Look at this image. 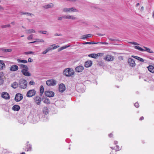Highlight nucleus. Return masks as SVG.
<instances>
[{
	"mask_svg": "<svg viewBox=\"0 0 154 154\" xmlns=\"http://www.w3.org/2000/svg\"><path fill=\"white\" fill-rule=\"evenodd\" d=\"M74 71L72 69L67 68L64 70L63 74L67 76H71L74 74Z\"/></svg>",
	"mask_w": 154,
	"mask_h": 154,
	"instance_id": "obj_1",
	"label": "nucleus"
},
{
	"mask_svg": "<svg viewBox=\"0 0 154 154\" xmlns=\"http://www.w3.org/2000/svg\"><path fill=\"white\" fill-rule=\"evenodd\" d=\"M19 87L22 89H25L27 86V82L24 79H20L19 82Z\"/></svg>",
	"mask_w": 154,
	"mask_h": 154,
	"instance_id": "obj_2",
	"label": "nucleus"
},
{
	"mask_svg": "<svg viewBox=\"0 0 154 154\" xmlns=\"http://www.w3.org/2000/svg\"><path fill=\"white\" fill-rule=\"evenodd\" d=\"M63 11L64 12H79L78 10L74 7L70 8H65L63 9Z\"/></svg>",
	"mask_w": 154,
	"mask_h": 154,
	"instance_id": "obj_3",
	"label": "nucleus"
},
{
	"mask_svg": "<svg viewBox=\"0 0 154 154\" xmlns=\"http://www.w3.org/2000/svg\"><path fill=\"white\" fill-rule=\"evenodd\" d=\"M36 93L34 89H31L28 91L26 94V96L28 97H31L35 96Z\"/></svg>",
	"mask_w": 154,
	"mask_h": 154,
	"instance_id": "obj_4",
	"label": "nucleus"
},
{
	"mask_svg": "<svg viewBox=\"0 0 154 154\" xmlns=\"http://www.w3.org/2000/svg\"><path fill=\"white\" fill-rule=\"evenodd\" d=\"M46 84L49 86H54L56 84V82L54 79H49L46 81Z\"/></svg>",
	"mask_w": 154,
	"mask_h": 154,
	"instance_id": "obj_5",
	"label": "nucleus"
},
{
	"mask_svg": "<svg viewBox=\"0 0 154 154\" xmlns=\"http://www.w3.org/2000/svg\"><path fill=\"white\" fill-rule=\"evenodd\" d=\"M63 18L69 20H76L77 18L76 17L72 15H64L63 16Z\"/></svg>",
	"mask_w": 154,
	"mask_h": 154,
	"instance_id": "obj_6",
	"label": "nucleus"
},
{
	"mask_svg": "<svg viewBox=\"0 0 154 154\" xmlns=\"http://www.w3.org/2000/svg\"><path fill=\"white\" fill-rule=\"evenodd\" d=\"M23 98V96L22 94L20 93L16 94L14 99L16 102H18L20 101Z\"/></svg>",
	"mask_w": 154,
	"mask_h": 154,
	"instance_id": "obj_7",
	"label": "nucleus"
},
{
	"mask_svg": "<svg viewBox=\"0 0 154 154\" xmlns=\"http://www.w3.org/2000/svg\"><path fill=\"white\" fill-rule=\"evenodd\" d=\"M128 63L130 66L131 67H134L136 66V63L134 60L131 58H128Z\"/></svg>",
	"mask_w": 154,
	"mask_h": 154,
	"instance_id": "obj_8",
	"label": "nucleus"
},
{
	"mask_svg": "<svg viewBox=\"0 0 154 154\" xmlns=\"http://www.w3.org/2000/svg\"><path fill=\"white\" fill-rule=\"evenodd\" d=\"M34 101L37 105H39L42 101V98L38 96H37L34 97Z\"/></svg>",
	"mask_w": 154,
	"mask_h": 154,
	"instance_id": "obj_9",
	"label": "nucleus"
},
{
	"mask_svg": "<svg viewBox=\"0 0 154 154\" xmlns=\"http://www.w3.org/2000/svg\"><path fill=\"white\" fill-rule=\"evenodd\" d=\"M45 96L49 97H53L54 96V93L52 91H47L45 92Z\"/></svg>",
	"mask_w": 154,
	"mask_h": 154,
	"instance_id": "obj_10",
	"label": "nucleus"
},
{
	"mask_svg": "<svg viewBox=\"0 0 154 154\" xmlns=\"http://www.w3.org/2000/svg\"><path fill=\"white\" fill-rule=\"evenodd\" d=\"M29 69H22L21 72L23 75L26 76H29L31 75V74L28 71Z\"/></svg>",
	"mask_w": 154,
	"mask_h": 154,
	"instance_id": "obj_11",
	"label": "nucleus"
},
{
	"mask_svg": "<svg viewBox=\"0 0 154 154\" xmlns=\"http://www.w3.org/2000/svg\"><path fill=\"white\" fill-rule=\"evenodd\" d=\"M2 97L6 100L9 99L10 98L9 94L6 92H3L2 93Z\"/></svg>",
	"mask_w": 154,
	"mask_h": 154,
	"instance_id": "obj_12",
	"label": "nucleus"
},
{
	"mask_svg": "<svg viewBox=\"0 0 154 154\" xmlns=\"http://www.w3.org/2000/svg\"><path fill=\"white\" fill-rule=\"evenodd\" d=\"M84 69V67L82 66H79L76 67L75 69V71L76 72H80L82 71Z\"/></svg>",
	"mask_w": 154,
	"mask_h": 154,
	"instance_id": "obj_13",
	"label": "nucleus"
},
{
	"mask_svg": "<svg viewBox=\"0 0 154 154\" xmlns=\"http://www.w3.org/2000/svg\"><path fill=\"white\" fill-rule=\"evenodd\" d=\"M65 86L63 84H60L59 87V91L61 92H63L65 90Z\"/></svg>",
	"mask_w": 154,
	"mask_h": 154,
	"instance_id": "obj_14",
	"label": "nucleus"
},
{
	"mask_svg": "<svg viewBox=\"0 0 154 154\" xmlns=\"http://www.w3.org/2000/svg\"><path fill=\"white\" fill-rule=\"evenodd\" d=\"M18 69L19 67L17 66L16 65H13L11 66L10 70L11 71L14 72L17 70Z\"/></svg>",
	"mask_w": 154,
	"mask_h": 154,
	"instance_id": "obj_15",
	"label": "nucleus"
},
{
	"mask_svg": "<svg viewBox=\"0 0 154 154\" xmlns=\"http://www.w3.org/2000/svg\"><path fill=\"white\" fill-rule=\"evenodd\" d=\"M105 59L108 61H112L114 60V57L112 55H107Z\"/></svg>",
	"mask_w": 154,
	"mask_h": 154,
	"instance_id": "obj_16",
	"label": "nucleus"
},
{
	"mask_svg": "<svg viewBox=\"0 0 154 154\" xmlns=\"http://www.w3.org/2000/svg\"><path fill=\"white\" fill-rule=\"evenodd\" d=\"M92 64V62L91 60H88L86 61L85 64V66L86 68L91 66Z\"/></svg>",
	"mask_w": 154,
	"mask_h": 154,
	"instance_id": "obj_17",
	"label": "nucleus"
},
{
	"mask_svg": "<svg viewBox=\"0 0 154 154\" xmlns=\"http://www.w3.org/2000/svg\"><path fill=\"white\" fill-rule=\"evenodd\" d=\"M20 106L17 105H14L12 108V110L14 111H18L20 110Z\"/></svg>",
	"mask_w": 154,
	"mask_h": 154,
	"instance_id": "obj_18",
	"label": "nucleus"
},
{
	"mask_svg": "<svg viewBox=\"0 0 154 154\" xmlns=\"http://www.w3.org/2000/svg\"><path fill=\"white\" fill-rule=\"evenodd\" d=\"M25 31L26 33L27 34H31L36 32L35 30L34 29H26L25 30Z\"/></svg>",
	"mask_w": 154,
	"mask_h": 154,
	"instance_id": "obj_19",
	"label": "nucleus"
},
{
	"mask_svg": "<svg viewBox=\"0 0 154 154\" xmlns=\"http://www.w3.org/2000/svg\"><path fill=\"white\" fill-rule=\"evenodd\" d=\"M54 5L52 3H51L44 5L43 8L45 9H48L52 8L53 7Z\"/></svg>",
	"mask_w": 154,
	"mask_h": 154,
	"instance_id": "obj_20",
	"label": "nucleus"
},
{
	"mask_svg": "<svg viewBox=\"0 0 154 154\" xmlns=\"http://www.w3.org/2000/svg\"><path fill=\"white\" fill-rule=\"evenodd\" d=\"M131 56V57L136 59L137 60L140 61L141 62H143L144 61V60L143 59L139 57L134 55H132Z\"/></svg>",
	"mask_w": 154,
	"mask_h": 154,
	"instance_id": "obj_21",
	"label": "nucleus"
},
{
	"mask_svg": "<svg viewBox=\"0 0 154 154\" xmlns=\"http://www.w3.org/2000/svg\"><path fill=\"white\" fill-rule=\"evenodd\" d=\"M149 71L152 73H154V67L151 65H149L148 67Z\"/></svg>",
	"mask_w": 154,
	"mask_h": 154,
	"instance_id": "obj_22",
	"label": "nucleus"
},
{
	"mask_svg": "<svg viewBox=\"0 0 154 154\" xmlns=\"http://www.w3.org/2000/svg\"><path fill=\"white\" fill-rule=\"evenodd\" d=\"M19 66H20V69H29V68L27 66L24 64H20Z\"/></svg>",
	"mask_w": 154,
	"mask_h": 154,
	"instance_id": "obj_23",
	"label": "nucleus"
},
{
	"mask_svg": "<svg viewBox=\"0 0 154 154\" xmlns=\"http://www.w3.org/2000/svg\"><path fill=\"white\" fill-rule=\"evenodd\" d=\"M44 92V88L43 85H41L40 88V95L42 96Z\"/></svg>",
	"mask_w": 154,
	"mask_h": 154,
	"instance_id": "obj_24",
	"label": "nucleus"
},
{
	"mask_svg": "<svg viewBox=\"0 0 154 154\" xmlns=\"http://www.w3.org/2000/svg\"><path fill=\"white\" fill-rule=\"evenodd\" d=\"M91 34H87L85 35H83L81 37V39H85L91 37Z\"/></svg>",
	"mask_w": 154,
	"mask_h": 154,
	"instance_id": "obj_25",
	"label": "nucleus"
},
{
	"mask_svg": "<svg viewBox=\"0 0 154 154\" xmlns=\"http://www.w3.org/2000/svg\"><path fill=\"white\" fill-rule=\"evenodd\" d=\"M5 68V65L4 63L0 62V70H2Z\"/></svg>",
	"mask_w": 154,
	"mask_h": 154,
	"instance_id": "obj_26",
	"label": "nucleus"
},
{
	"mask_svg": "<svg viewBox=\"0 0 154 154\" xmlns=\"http://www.w3.org/2000/svg\"><path fill=\"white\" fill-rule=\"evenodd\" d=\"M43 112L44 114L47 115L48 113V108L47 107H44L43 109Z\"/></svg>",
	"mask_w": 154,
	"mask_h": 154,
	"instance_id": "obj_27",
	"label": "nucleus"
},
{
	"mask_svg": "<svg viewBox=\"0 0 154 154\" xmlns=\"http://www.w3.org/2000/svg\"><path fill=\"white\" fill-rule=\"evenodd\" d=\"M32 150V146L31 145L29 144L26 146V151H31Z\"/></svg>",
	"mask_w": 154,
	"mask_h": 154,
	"instance_id": "obj_28",
	"label": "nucleus"
},
{
	"mask_svg": "<svg viewBox=\"0 0 154 154\" xmlns=\"http://www.w3.org/2000/svg\"><path fill=\"white\" fill-rule=\"evenodd\" d=\"M143 48L145 49H144V51H145L148 53H153V52L149 48L145 47L144 46H143Z\"/></svg>",
	"mask_w": 154,
	"mask_h": 154,
	"instance_id": "obj_29",
	"label": "nucleus"
},
{
	"mask_svg": "<svg viewBox=\"0 0 154 154\" xmlns=\"http://www.w3.org/2000/svg\"><path fill=\"white\" fill-rule=\"evenodd\" d=\"M17 60L18 63H27V61L25 60H20V59H17Z\"/></svg>",
	"mask_w": 154,
	"mask_h": 154,
	"instance_id": "obj_30",
	"label": "nucleus"
},
{
	"mask_svg": "<svg viewBox=\"0 0 154 154\" xmlns=\"http://www.w3.org/2000/svg\"><path fill=\"white\" fill-rule=\"evenodd\" d=\"M18 86L17 83L16 82H14L11 85V86L14 88H16Z\"/></svg>",
	"mask_w": 154,
	"mask_h": 154,
	"instance_id": "obj_31",
	"label": "nucleus"
},
{
	"mask_svg": "<svg viewBox=\"0 0 154 154\" xmlns=\"http://www.w3.org/2000/svg\"><path fill=\"white\" fill-rule=\"evenodd\" d=\"M1 50L5 52H11L12 51L11 49H6L4 48H2Z\"/></svg>",
	"mask_w": 154,
	"mask_h": 154,
	"instance_id": "obj_32",
	"label": "nucleus"
},
{
	"mask_svg": "<svg viewBox=\"0 0 154 154\" xmlns=\"http://www.w3.org/2000/svg\"><path fill=\"white\" fill-rule=\"evenodd\" d=\"M88 56L90 57H92L94 59H97V56L96 54H91L88 55Z\"/></svg>",
	"mask_w": 154,
	"mask_h": 154,
	"instance_id": "obj_33",
	"label": "nucleus"
},
{
	"mask_svg": "<svg viewBox=\"0 0 154 154\" xmlns=\"http://www.w3.org/2000/svg\"><path fill=\"white\" fill-rule=\"evenodd\" d=\"M134 48L135 49L138 50L140 51H144V49H143L139 46H135Z\"/></svg>",
	"mask_w": 154,
	"mask_h": 154,
	"instance_id": "obj_34",
	"label": "nucleus"
},
{
	"mask_svg": "<svg viewBox=\"0 0 154 154\" xmlns=\"http://www.w3.org/2000/svg\"><path fill=\"white\" fill-rule=\"evenodd\" d=\"M21 14L24 15V14H28L31 16H32L33 15V14L32 13H30L28 12H20Z\"/></svg>",
	"mask_w": 154,
	"mask_h": 154,
	"instance_id": "obj_35",
	"label": "nucleus"
},
{
	"mask_svg": "<svg viewBox=\"0 0 154 154\" xmlns=\"http://www.w3.org/2000/svg\"><path fill=\"white\" fill-rule=\"evenodd\" d=\"M44 102L45 103L47 104H49L50 103V102L49 99L47 98H46L45 99L44 101Z\"/></svg>",
	"mask_w": 154,
	"mask_h": 154,
	"instance_id": "obj_36",
	"label": "nucleus"
},
{
	"mask_svg": "<svg viewBox=\"0 0 154 154\" xmlns=\"http://www.w3.org/2000/svg\"><path fill=\"white\" fill-rule=\"evenodd\" d=\"M38 32L39 33L44 34H48L47 33V32L46 31L44 30H39L38 31Z\"/></svg>",
	"mask_w": 154,
	"mask_h": 154,
	"instance_id": "obj_37",
	"label": "nucleus"
},
{
	"mask_svg": "<svg viewBox=\"0 0 154 154\" xmlns=\"http://www.w3.org/2000/svg\"><path fill=\"white\" fill-rule=\"evenodd\" d=\"M11 26L10 24H7L2 25L1 26V27L2 28H5L7 27H10Z\"/></svg>",
	"mask_w": 154,
	"mask_h": 154,
	"instance_id": "obj_38",
	"label": "nucleus"
},
{
	"mask_svg": "<svg viewBox=\"0 0 154 154\" xmlns=\"http://www.w3.org/2000/svg\"><path fill=\"white\" fill-rule=\"evenodd\" d=\"M94 42H85L83 43V45H85L87 44H94Z\"/></svg>",
	"mask_w": 154,
	"mask_h": 154,
	"instance_id": "obj_39",
	"label": "nucleus"
},
{
	"mask_svg": "<svg viewBox=\"0 0 154 154\" xmlns=\"http://www.w3.org/2000/svg\"><path fill=\"white\" fill-rule=\"evenodd\" d=\"M103 55V53H98L97 54H96V55L97 56V57L99 56H102Z\"/></svg>",
	"mask_w": 154,
	"mask_h": 154,
	"instance_id": "obj_40",
	"label": "nucleus"
},
{
	"mask_svg": "<svg viewBox=\"0 0 154 154\" xmlns=\"http://www.w3.org/2000/svg\"><path fill=\"white\" fill-rule=\"evenodd\" d=\"M34 52L32 51H27L25 52L24 53V54L26 55L32 54H34Z\"/></svg>",
	"mask_w": 154,
	"mask_h": 154,
	"instance_id": "obj_41",
	"label": "nucleus"
},
{
	"mask_svg": "<svg viewBox=\"0 0 154 154\" xmlns=\"http://www.w3.org/2000/svg\"><path fill=\"white\" fill-rule=\"evenodd\" d=\"M36 42H42L43 43L44 42V41L42 39H37V40L36 41Z\"/></svg>",
	"mask_w": 154,
	"mask_h": 154,
	"instance_id": "obj_42",
	"label": "nucleus"
},
{
	"mask_svg": "<svg viewBox=\"0 0 154 154\" xmlns=\"http://www.w3.org/2000/svg\"><path fill=\"white\" fill-rule=\"evenodd\" d=\"M70 45H66L63 46L61 47L62 48V49L63 50V49H66V48H67L68 47H70Z\"/></svg>",
	"mask_w": 154,
	"mask_h": 154,
	"instance_id": "obj_43",
	"label": "nucleus"
},
{
	"mask_svg": "<svg viewBox=\"0 0 154 154\" xmlns=\"http://www.w3.org/2000/svg\"><path fill=\"white\" fill-rule=\"evenodd\" d=\"M4 75V73L3 72H0V79H3V77Z\"/></svg>",
	"mask_w": 154,
	"mask_h": 154,
	"instance_id": "obj_44",
	"label": "nucleus"
},
{
	"mask_svg": "<svg viewBox=\"0 0 154 154\" xmlns=\"http://www.w3.org/2000/svg\"><path fill=\"white\" fill-rule=\"evenodd\" d=\"M33 38V35L32 34H31L27 37V39L29 40L32 39Z\"/></svg>",
	"mask_w": 154,
	"mask_h": 154,
	"instance_id": "obj_45",
	"label": "nucleus"
},
{
	"mask_svg": "<svg viewBox=\"0 0 154 154\" xmlns=\"http://www.w3.org/2000/svg\"><path fill=\"white\" fill-rule=\"evenodd\" d=\"M109 40H110L112 41H119V40L117 39H116L115 38H109Z\"/></svg>",
	"mask_w": 154,
	"mask_h": 154,
	"instance_id": "obj_46",
	"label": "nucleus"
},
{
	"mask_svg": "<svg viewBox=\"0 0 154 154\" xmlns=\"http://www.w3.org/2000/svg\"><path fill=\"white\" fill-rule=\"evenodd\" d=\"M130 43L134 45H139V44L136 42H131Z\"/></svg>",
	"mask_w": 154,
	"mask_h": 154,
	"instance_id": "obj_47",
	"label": "nucleus"
},
{
	"mask_svg": "<svg viewBox=\"0 0 154 154\" xmlns=\"http://www.w3.org/2000/svg\"><path fill=\"white\" fill-rule=\"evenodd\" d=\"M35 84V82L33 81H31L29 82V84L30 85H34Z\"/></svg>",
	"mask_w": 154,
	"mask_h": 154,
	"instance_id": "obj_48",
	"label": "nucleus"
},
{
	"mask_svg": "<svg viewBox=\"0 0 154 154\" xmlns=\"http://www.w3.org/2000/svg\"><path fill=\"white\" fill-rule=\"evenodd\" d=\"M4 82L3 79H0V85L3 84Z\"/></svg>",
	"mask_w": 154,
	"mask_h": 154,
	"instance_id": "obj_49",
	"label": "nucleus"
},
{
	"mask_svg": "<svg viewBox=\"0 0 154 154\" xmlns=\"http://www.w3.org/2000/svg\"><path fill=\"white\" fill-rule=\"evenodd\" d=\"M134 105L137 108H138L139 106V104L137 102L136 103L134 104Z\"/></svg>",
	"mask_w": 154,
	"mask_h": 154,
	"instance_id": "obj_50",
	"label": "nucleus"
},
{
	"mask_svg": "<svg viewBox=\"0 0 154 154\" xmlns=\"http://www.w3.org/2000/svg\"><path fill=\"white\" fill-rule=\"evenodd\" d=\"M59 47H60V46L58 45H57L56 46H54L53 48H52V50L55 49L59 48Z\"/></svg>",
	"mask_w": 154,
	"mask_h": 154,
	"instance_id": "obj_51",
	"label": "nucleus"
},
{
	"mask_svg": "<svg viewBox=\"0 0 154 154\" xmlns=\"http://www.w3.org/2000/svg\"><path fill=\"white\" fill-rule=\"evenodd\" d=\"M116 147V148L115 149L116 150L119 151V150H120V149H119V146L117 145Z\"/></svg>",
	"mask_w": 154,
	"mask_h": 154,
	"instance_id": "obj_52",
	"label": "nucleus"
},
{
	"mask_svg": "<svg viewBox=\"0 0 154 154\" xmlns=\"http://www.w3.org/2000/svg\"><path fill=\"white\" fill-rule=\"evenodd\" d=\"M33 61V60L32 59H31V58H29L28 59V61L29 62H32Z\"/></svg>",
	"mask_w": 154,
	"mask_h": 154,
	"instance_id": "obj_53",
	"label": "nucleus"
},
{
	"mask_svg": "<svg viewBox=\"0 0 154 154\" xmlns=\"http://www.w3.org/2000/svg\"><path fill=\"white\" fill-rule=\"evenodd\" d=\"M63 17H58L57 18V20H62V18H63Z\"/></svg>",
	"mask_w": 154,
	"mask_h": 154,
	"instance_id": "obj_54",
	"label": "nucleus"
},
{
	"mask_svg": "<svg viewBox=\"0 0 154 154\" xmlns=\"http://www.w3.org/2000/svg\"><path fill=\"white\" fill-rule=\"evenodd\" d=\"M48 51H47V50L46 49L45 51H43L42 54H45L46 53H47V52H48Z\"/></svg>",
	"mask_w": 154,
	"mask_h": 154,
	"instance_id": "obj_55",
	"label": "nucleus"
},
{
	"mask_svg": "<svg viewBox=\"0 0 154 154\" xmlns=\"http://www.w3.org/2000/svg\"><path fill=\"white\" fill-rule=\"evenodd\" d=\"M47 51L48 52L50 51L52 49V48H51L50 47H48V48L47 49Z\"/></svg>",
	"mask_w": 154,
	"mask_h": 154,
	"instance_id": "obj_56",
	"label": "nucleus"
},
{
	"mask_svg": "<svg viewBox=\"0 0 154 154\" xmlns=\"http://www.w3.org/2000/svg\"><path fill=\"white\" fill-rule=\"evenodd\" d=\"M1 2V1L0 0V3ZM4 8L1 5H0V11L3 10Z\"/></svg>",
	"mask_w": 154,
	"mask_h": 154,
	"instance_id": "obj_57",
	"label": "nucleus"
},
{
	"mask_svg": "<svg viewBox=\"0 0 154 154\" xmlns=\"http://www.w3.org/2000/svg\"><path fill=\"white\" fill-rule=\"evenodd\" d=\"M54 35L55 36H60L61 35L60 34L55 33L54 34Z\"/></svg>",
	"mask_w": 154,
	"mask_h": 154,
	"instance_id": "obj_58",
	"label": "nucleus"
},
{
	"mask_svg": "<svg viewBox=\"0 0 154 154\" xmlns=\"http://www.w3.org/2000/svg\"><path fill=\"white\" fill-rule=\"evenodd\" d=\"M100 43L101 44L105 45H107L108 44V43L105 42H100Z\"/></svg>",
	"mask_w": 154,
	"mask_h": 154,
	"instance_id": "obj_59",
	"label": "nucleus"
},
{
	"mask_svg": "<svg viewBox=\"0 0 154 154\" xmlns=\"http://www.w3.org/2000/svg\"><path fill=\"white\" fill-rule=\"evenodd\" d=\"M109 136V137H112L113 136V134L112 133H110Z\"/></svg>",
	"mask_w": 154,
	"mask_h": 154,
	"instance_id": "obj_60",
	"label": "nucleus"
},
{
	"mask_svg": "<svg viewBox=\"0 0 154 154\" xmlns=\"http://www.w3.org/2000/svg\"><path fill=\"white\" fill-rule=\"evenodd\" d=\"M63 50V49H62V47L59 48L58 49V51H61V50Z\"/></svg>",
	"mask_w": 154,
	"mask_h": 154,
	"instance_id": "obj_61",
	"label": "nucleus"
},
{
	"mask_svg": "<svg viewBox=\"0 0 154 154\" xmlns=\"http://www.w3.org/2000/svg\"><path fill=\"white\" fill-rule=\"evenodd\" d=\"M144 119V118L143 116H142L141 117H140V120H143Z\"/></svg>",
	"mask_w": 154,
	"mask_h": 154,
	"instance_id": "obj_62",
	"label": "nucleus"
},
{
	"mask_svg": "<svg viewBox=\"0 0 154 154\" xmlns=\"http://www.w3.org/2000/svg\"><path fill=\"white\" fill-rule=\"evenodd\" d=\"M36 42V41H34V42H29L28 43L29 44L33 43H35V42Z\"/></svg>",
	"mask_w": 154,
	"mask_h": 154,
	"instance_id": "obj_63",
	"label": "nucleus"
},
{
	"mask_svg": "<svg viewBox=\"0 0 154 154\" xmlns=\"http://www.w3.org/2000/svg\"><path fill=\"white\" fill-rule=\"evenodd\" d=\"M11 24L13 25L15 24V22H12L11 23Z\"/></svg>",
	"mask_w": 154,
	"mask_h": 154,
	"instance_id": "obj_64",
	"label": "nucleus"
}]
</instances>
